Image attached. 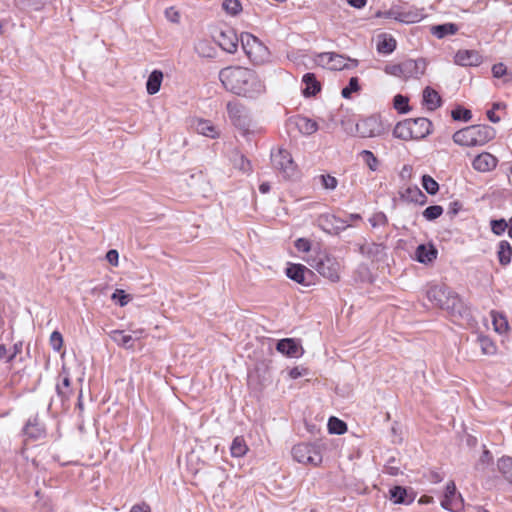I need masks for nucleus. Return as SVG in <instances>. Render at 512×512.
<instances>
[{
  "instance_id": "52",
  "label": "nucleus",
  "mask_w": 512,
  "mask_h": 512,
  "mask_svg": "<svg viewBox=\"0 0 512 512\" xmlns=\"http://www.w3.org/2000/svg\"><path fill=\"white\" fill-rule=\"evenodd\" d=\"M106 260L112 265V266H118L119 264V253L115 249H111L106 254Z\"/></svg>"
},
{
  "instance_id": "63",
  "label": "nucleus",
  "mask_w": 512,
  "mask_h": 512,
  "mask_svg": "<svg viewBox=\"0 0 512 512\" xmlns=\"http://www.w3.org/2000/svg\"><path fill=\"white\" fill-rule=\"evenodd\" d=\"M432 501H433V498L429 497V496H423L419 500L420 503H431Z\"/></svg>"
},
{
  "instance_id": "54",
  "label": "nucleus",
  "mask_w": 512,
  "mask_h": 512,
  "mask_svg": "<svg viewBox=\"0 0 512 512\" xmlns=\"http://www.w3.org/2000/svg\"><path fill=\"white\" fill-rule=\"evenodd\" d=\"M407 193L410 194L411 196V200H414V201H418V198H422V199H425V195L421 192V190L414 186V187H409L407 189Z\"/></svg>"
},
{
  "instance_id": "55",
  "label": "nucleus",
  "mask_w": 512,
  "mask_h": 512,
  "mask_svg": "<svg viewBox=\"0 0 512 512\" xmlns=\"http://www.w3.org/2000/svg\"><path fill=\"white\" fill-rule=\"evenodd\" d=\"M425 73V66H413L411 70H407L408 75H412L411 79H418Z\"/></svg>"
},
{
  "instance_id": "9",
  "label": "nucleus",
  "mask_w": 512,
  "mask_h": 512,
  "mask_svg": "<svg viewBox=\"0 0 512 512\" xmlns=\"http://www.w3.org/2000/svg\"><path fill=\"white\" fill-rule=\"evenodd\" d=\"M272 162L274 167L281 171L285 177L293 176L296 171V165L291 154L284 149H279L275 154H272Z\"/></svg>"
},
{
  "instance_id": "59",
  "label": "nucleus",
  "mask_w": 512,
  "mask_h": 512,
  "mask_svg": "<svg viewBox=\"0 0 512 512\" xmlns=\"http://www.w3.org/2000/svg\"><path fill=\"white\" fill-rule=\"evenodd\" d=\"M131 512H150V507L145 504L133 506Z\"/></svg>"
},
{
  "instance_id": "35",
  "label": "nucleus",
  "mask_w": 512,
  "mask_h": 512,
  "mask_svg": "<svg viewBox=\"0 0 512 512\" xmlns=\"http://www.w3.org/2000/svg\"><path fill=\"white\" fill-rule=\"evenodd\" d=\"M328 430L332 434L341 435L346 432L347 425L342 420L336 417H331L328 421Z\"/></svg>"
},
{
  "instance_id": "11",
  "label": "nucleus",
  "mask_w": 512,
  "mask_h": 512,
  "mask_svg": "<svg viewBox=\"0 0 512 512\" xmlns=\"http://www.w3.org/2000/svg\"><path fill=\"white\" fill-rule=\"evenodd\" d=\"M276 349L287 357H301L304 353L302 346L293 338H284L278 341Z\"/></svg>"
},
{
  "instance_id": "17",
  "label": "nucleus",
  "mask_w": 512,
  "mask_h": 512,
  "mask_svg": "<svg viewBox=\"0 0 512 512\" xmlns=\"http://www.w3.org/2000/svg\"><path fill=\"white\" fill-rule=\"evenodd\" d=\"M227 111L230 119L236 126H244L246 119L245 108L237 101H230L227 103Z\"/></svg>"
},
{
  "instance_id": "22",
  "label": "nucleus",
  "mask_w": 512,
  "mask_h": 512,
  "mask_svg": "<svg viewBox=\"0 0 512 512\" xmlns=\"http://www.w3.org/2000/svg\"><path fill=\"white\" fill-rule=\"evenodd\" d=\"M193 126L197 133L203 136L210 138H216L218 136L216 127L208 120L197 119L193 122Z\"/></svg>"
},
{
  "instance_id": "5",
  "label": "nucleus",
  "mask_w": 512,
  "mask_h": 512,
  "mask_svg": "<svg viewBox=\"0 0 512 512\" xmlns=\"http://www.w3.org/2000/svg\"><path fill=\"white\" fill-rule=\"evenodd\" d=\"M295 461L304 465L319 466L322 463L320 447L311 443H299L293 446L291 451Z\"/></svg>"
},
{
  "instance_id": "33",
  "label": "nucleus",
  "mask_w": 512,
  "mask_h": 512,
  "mask_svg": "<svg viewBox=\"0 0 512 512\" xmlns=\"http://www.w3.org/2000/svg\"><path fill=\"white\" fill-rule=\"evenodd\" d=\"M411 68L413 66H386V73L407 81L412 77V75L407 74V70H411Z\"/></svg>"
},
{
  "instance_id": "50",
  "label": "nucleus",
  "mask_w": 512,
  "mask_h": 512,
  "mask_svg": "<svg viewBox=\"0 0 512 512\" xmlns=\"http://www.w3.org/2000/svg\"><path fill=\"white\" fill-rule=\"evenodd\" d=\"M307 374L308 370L302 366L293 367L288 371V377L293 380L298 379Z\"/></svg>"
},
{
  "instance_id": "14",
  "label": "nucleus",
  "mask_w": 512,
  "mask_h": 512,
  "mask_svg": "<svg viewBox=\"0 0 512 512\" xmlns=\"http://www.w3.org/2000/svg\"><path fill=\"white\" fill-rule=\"evenodd\" d=\"M290 122L295 126L298 132L303 136H310L317 132L319 126L316 121L304 117V116H296L290 120Z\"/></svg>"
},
{
  "instance_id": "40",
  "label": "nucleus",
  "mask_w": 512,
  "mask_h": 512,
  "mask_svg": "<svg viewBox=\"0 0 512 512\" xmlns=\"http://www.w3.org/2000/svg\"><path fill=\"white\" fill-rule=\"evenodd\" d=\"M406 494V490L401 486H395L390 490V498L395 504L407 503L405 500Z\"/></svg>"
},
{
  "instance_id": "23",
  "label": "nucleus",
  "mask_w": 512,
  "mask_h": 512,
  "mask_svg": "<svg viewBox=\"0 0 512 512\" xmlns=\"http://www.w3.org/2000/svg\"><path fill=\"white\" fill-rule=\"evenodd\" d=\"M163 81V73L160 70H154L150 73L147 83L146 90L149 95H154L159 92L161 83Z\"/></svg>"
},
{
  "instance_id": "24",
  "label": "nucleus",
  "mask_w": 512,
  "mask_h": 512,
  "mask_svg": "<svg viewBox=\"0 0 512 512\" xmlns=\"http://www.w3.org/2000/svg\"><path fill=\"white\" fill-rule=\"evenodd\" d=\"M393 136L404 141L413 140L411 127L409 126L408 119L398 122L396 124V126L393 129Z\"/></svg>"
},
{
  "instance_id": "42",
  "label": "nucleus",
  "mask_w": 512,
  "mask_h": 512,
  "mask_svg": "<svg viewBox=\"0 0 512 512\" xmlns=\"http://www.w3.org/2000/svg\"><path fill=\"white\" fill-rule=\"evenodd\" d=\"M360 85L357 77H352L349 81L348 86L342 89L341 95L343 98L349 99L352 93L358 92Z\"/></svg>"
},
{
  "instance_id": "43",
  "label": "nucleus",
  "mask_w": 512,
  "mask_h": 512,
  "mask_svg": "<svg viewBox=\"0 0 512 512\" xmlns=\"http://www.w3.org/2000/svg\"><path fill=\"white\" fill-rule=\"evenodd\" d=\"M442 213H443V208L441 206L433 205V206L427 207L423 211V217L428 221H432V220H435L438 217H440L442 215Z\"/></svg>"
},
{
  "instance_id": "57",
  "label": "nucleus",
  "mask_w": 512,
  "mask_h": 512,
  "mask_svg": "<svg viewBox=\"0 0 512 512\" xmlns=\"http://www.w3.org/2000/svg\"><path fill=\"white\" fill-rule=\"evenodd\" d=\"M347 2L352 7L360 9L366 5L367 0H347Z\"/></svg>"
},
{
  "instance_id": "47",
  "label": "nucleus",
  "mask_w": 512,
  "mask_h": 512,
  "mask_svg": "<svg viewBox=\"0 0 512 512\" xmlns=\"http://www.w3.org/2000/svg\"><path fill=\"white\" fill-rule=\"evenodd\" d=\"M50 345L54 351L59 352L63 346V337L60 332L54 331L50 335Z\"/></svg>"
},
{
  "instance_id": "56",
  "label": "nucleus",
  "mask_w": 512,
  "mask_h": 512,
  "mask_svg": "<svg viewBox=\"0 0 512 512\" xmlns=\"http://www.w3.org/2000/svg\"><path fill=\"white\" fill-rule=\"evenodd\" d=\"M238 162L236 165L240 170L247 172L251 169L250 162L243 155H239Z\"/></svg>"
},
{
  "instance_id": "32",
  "label": "nucleus",
  "mask_w": 512,
  "mask_h": 512,
  "mask_svg": "<svg viewBox=\"0 0 512 512\" xmlns=\"http://www.w3.org/2000/svg\"><path fill=\"white\" fill-rule=\"evenodd\" d=\"M316 179L326 191H334L338 186L337 178L330 174H321Z\"/></svg>"
},
{
  "instance_id": "8",
  "label": "nucleus",
  "mask_w": 512,
  "mask_h": 512,
  "mask_svg": "<svg viewBox=\"0 0 512 512\" xmlns=\"http://www.w3.org/2000/svg\"><path fill=\"white\" fill-rule=\"evenodd\" d=\"M317 225L324 232L329 234H338L346 229L349 224L331 213H324L317 218Z\"/></svg>"
},
{
  "instance_id": "26",
  "label": "nucleus",
  "mask_w": 512,
  "mask_h": 512,
  "mask_svg": "<svg viewBox=\"0 0 512 512\" xmlns=\"http://www.w3.org/2000/svg\"><path fill=\"white\" fill-rule=\"evenodd\" d=\"M303 83L305 84V88L303 89L305 96H313L320 91V83L311 73H307L303 76Z\"/></svg>"
},
{
  "instance_id": "45",
  "label": "nucleus",
  "mask_w": 512,
  "mask_h": 512,
  "mask_svg": "<svg viewBox=\"0 0 512 512\" xmlns=\"http://www.w3.org/2000/svg\"><path fill=\"white\" fill-rule=\"evenodd\" d=\"M111 299L113 301L118 302V304L121 307L126 306L129 301L131 300V296L126 294L124 290L122 289H116L115 292L112 294Z\"/></svg>"
},
{
  "instance_id": "49",
  "label": "nucleus",
  "mask_w": 512,
  "mask_h": 512,
  "mask_svg": "<svg viewBox=\"0 0 512 512\" xmlns=\"http://www.w3.org/2000/svg\"><path fill=\"white\" fill-rule=\"evenodd\" d=\"M491 229L494 234L501 235L505 232L506 229H508V223L503 219L493 220L491 222Z\"/></svg>"
},
{
  "instance_id": "15",
  "label": "nucleus",
  "mask_w": 512,
  "mask_h": 512,
  "mask_svg": "<svg viewBox=\"0 0 512 512\" xmlns=\"http://www.w3.org/2000/svg\"><path fill=\"white\" fill-rule=\"evenodd\" d=\"M492 75L496 86L512 85V66H492Z\"/></svg>"
},
{
  "instance_id": "28",
  "label": "nucleus",
  "mask_w": 512,
  "mask_h": 512,
  "mask_svg": "<svg viewBox=\"0 0 512 512\" xmlns=\"http://www.w3.org/2000/svg\"><path fill=\"white\" fill-rule=\"evenodd\" d=\"M248 450V446L243 437L237 436L234 438L230 447V453L232 457H243L246 455Z\"/></svg>"
},
{
  "instance_id": "34",
  "label": "nucleus",
  "mask_w": 512,
  "mask_h": 512,
  "mask_svg": "<svg viewBox=\"0 0 512 512\" xmlns=\"http://www.w3.org/2000/svg\"><path fill=\"white\" fill-rule=\"evenodd\" d=\"M498 469L504 477L512 484V458L502 457L498 461Z\"/></svg>"
},
{
  "instance_id": "6",
  "label": "nucleus",
  "mask_w": 512,
  "mask_h": 512,
  "mask_svg": "<svg viewBox=\"0 0 512 512\" xmlns=\"http://www.w3.org/2000/svg\"><path fill=\"white\" fill-rule=\"evenodd\" d=\"M242 47L249 60L255 64L268 61L269 51L254 35L243 33L241 35Z\"/></svg>"
},
{
  "instance_id": "53",
  "label": "nucleus",
  "mask_w": 512,
  "mask_h": 512,
  "mask_svg": "<svg viewBox=\"0 0 512 512\" xmlns=\"http://www.w3.org/2000/svg\"><path fill=\"white\" fill-rule=\"evenodd\" d=\"M165 16L169 21H171L173 23H177L180 19V15H179L178 11L176 9H174L173 7L166 9Z\"/></svg>"
},
{
  "instance_id": "46",
  "label": "nucleus",
  "mask_w": 512,
  "mask_h": 512,
  "mask_svg": "<svg viewBox=\"0 0 512 512\" xmlns=\"http://www.w3.org/2000/svg\"><path fill=\"white\" fill-rule=\"evenodd\" d=\"M395 19L404 23H415L422 19V15L412 12L399 13Z\"/></svg>"
},
{
  "instance_id": "1",
  "label": "nucleus",
  "mask_w": 512,
  "mask_h": 512,
  "mask_svg": "<svg viewBox=\"0 0 512 512\" xmlns=\"http://www.w3.org/2000/svg\"><path fill=\"white\" fill-rule=\"evenodd\" d=\"M219 78L227 90L238 95H252L262 88L253 71L245 66H226Z\"/></svg>"
},
{
  "instance_id": "30",
  "label": "nucleus",
  "mask_w": 512,
  "mask_h": 512,
  "mask_svg": "<svg viewBox=\"0 0 512 512\" xmlns=\"http://www.w3.org/2000/svg\"><path fill=\"white\" fill-rule=\"evenodd\" d=\"M498 259L501 265L506 266L511 262L512 247L507 241H501L497 251Z\"/></svg>"
},
{
  "instance_id": "29",
  "label": "nucleus",
  "mask_w": 512,
  "mask_h": 512,
  "mask_svg": "<svg viewBox=\"0 0 512 512\" xmlns=\"http://www.w3.org/2000/svg\"><path fill=\"white\" fill-rule=\"evenodd\" d=\"M490 316L495 332L503 334L508 330V321L503 314L496 311H491Z\"/></svg>"
},
{
  "instance_id": "27",
  "label": "nucleus",
  "mask_w": 512,
  "mask_h": 512,
  "mask_svg": "<svg viewBox=\"0 0 512 512\" xmlns=\"http://www.w3.org/2000/svg\"><path fill=\"white\" fill-rule=\"evenodd\" d=\"M396 47V41L388 34H381L377 38V50L381 53H390Z\"/></svg>"
},
{
  "instance_id": "64",
  "label": "nucleus",
  "mask_w": 512,
  "mask_h": 512,
  "mask_svg": "<svg viewBox=\"0 0 512 512\" xmlns=\"http://www.w3.org/2000/svg\"><path fill=\"white\" fill-rule=\"evenodd\" d=\"M508 235L512 237V218L510 219V223L508 224Z\"/></svg>"
},
{
  "instance_id": "7",
  "label": "nucleus",
  "mask_w": 512,
  "mask_h": 512,
  "mask_svg": "<svg viewBox=\"0 0 512 512\" xmlns=\"http://www.w3.org/2000/svg\"><path fill=\"white\" fill-rule=\"evenodd\" d=\"M356 131L360 137L372 138L384 134L386 129L381 118L379 116L372 115L360 120L356 124Z\"/></svg>"
},
{
  "instance_id": "18",
  "label": "nucleus",
  "mask_w": 512,
  "mask_h": 512,
  "mask_svg": "<svg viewBox=\"0 0 512 512\" xmlns=\"http://www.w3.org/2000/svg\"><path fill=\"white\" fill-rule=\"evenodd\" d=\"M438 251L432 244H421L416 248V260L423 264H429L437 258Z\"/></svg>"
},
{
  "instance_id": "31",
  "label": "nucleus",
  "mask_w": 512,
  "mask_h": 512,
  "mask_svg": "<svg viewBox=\"0 0 512 512\" xmlns=\"http://www.w3.org/2000/svg\"><path fill=\"white\" fill-rule=\"evenodd\" d=\"M431 32L434 36L441 39L446 35H453L457 32V26L453 23H446L442 25L433 26Z\"/></svg>"
},
{
  "instance_id": "13",
  "label": "nucleus",
  "mask_w": 512,
  "mask_h": 512,
  "mask_svg": "<svg viewBox=\"0 0 512 512\" xmlns=\"http://www.w3.org/2000/svg\"><path fill=\"white\" fill-rule=\"evenodd\" d=\"M408 120L413 140L423 139L431 133L432 124L427 118L420 117Z\"/></svg>"
},
{
  "instance_id": "38",
  "label": "nucleus",
  "mask_w": 512,
  "mask_h": 512,
  "mask_svg": "<svg viewBox=\"0 0 512 512\" xmlns=\"http://www.w3.org/2000/svg\"><path fill=\"white\" fill-rule=\"evenodd\" d=\"M344 57L342 55L334 54V53H321L317 56V59H315V62L317 63H330L335 62L336 64H341L344 62Z\"/></svg>"
},
{
  "instance_id": "10",
  "label": "nucleus",
  "mask_w": 512,
  "mask_h": 512,
  "mask_svg": "<svg viewBox=\"0 0 512 512\" xmlns=\"http://www.w3.org/2000/svg\"><path fill=\"white\" fill-rule=\"evenodd\" d=\"M441 506L451 512H459L463 507L461 494L457 493L455 483L452 481L446 485Z\"/></svg>"
},
{
  "instance_id": "2",
  "label": "nucleus",
  "mask_w": 512,
  "mask_h": 512,
  "mask_svg": "<svg viewBox=\"0 0 512 512\" xmlns=\"http://www.w3.org/2000/svg\"><path fill=\"white\" fill-rule=\"evenodd\" d=\"M495 136L496 130L489 125H471L456 131L452 139L459 146L476 147L485 145Z\"/></svg>"
},
{
  "instance_id": "16",
  "label": "nucleus",
  "mask_w": 512,
  "mask_h": 512,
  "mask_svg": "<svg viewBox=\"0 0 512 512\" xmlns=\"http://www.w3.org/2000/svg\"><path fill=\"white\" fill-rule=\"evenodd\" d=\"M216 41L223 50L229 53H233L237 49L238 39L232 30L221 31L216 36Z\"/></svg>"
},
{
  "instance_id": "36",
  "label": "nucleus",
  "mask_w": 512,
  "mask_h": 512,
  "mask_svg": "<svg viewBox=\"0 0 512 512\" xmlns=\"http://www.w3.org/2000/svg\"><path fill=\"white\" fill-rule=\"evenodd\" d=\"M222 8L231 16H235L242 11V5L239 0H224Z\"/></svg>"
},
{
  "instance_id": "61",
  "label": "nucleus",
  "mask_w": 512,
  "mask_h": 512,
  "mask_svg": "<svg viewBox=\"0 0 512 512\" xmlns=\"http://www.w3.org/2000/svg\"><path fill=\"white\" fill-rule=\"evenodd\" d=\"M144 333V330L143 329H137V330H134L133 331V334L135 335L134 337V340L135 339H140L142 337V334Z\"/></svg>"
},
{
  "instance_id": "48",
  "label": "nucleus",
  "mask_w": 512,
  "mask_h": 512,
  "mask_svg": "<svg viewBox=\"0 0 512 512\" xmlns=\"http://www.w3.org/2000/svg\"><path fill=\"white\" fill-rule=\"evenodd\" d=\"M452 118L454 120L469 121L472 118V113L468 109L457 108L452 111Z\"/></svg>"
},
{
  "instance_id": "4",
  "label": "nucleus",
  "mask_w": 512,
  "mask_h": 512,
  "mask_svg": "<svg viewBox=\"0 0 512 512\" xmlns=\"http://www.w3.org/2000/svg\"><path fill=\"white\" fill-rule=\"evenodd\" d=\"M306 261L322 277L330 282L336 283L340 281L341 264L334 256L325 251H319Z\"/></svg>"
},
{
  "instance_id": "3",
  "label": "nucleus",
  "mask_w": 512,
  "mask_h": 512,
  "mask_svg": "<svg viewBox=\"0 0 512 512\" xmlns=\"http://www.w3.org/2000/svg\"><path fill=\"white\" fill-rule=\"evenodd\" d=\"M430 302L436 307L446 310L450 314L460 313L462 301L457 293L445 285H432L426 292Z\"/></svg>"
},
{
  "instance_id": "58",
  "label": "nucleus",
  "mask_w": 512,
  "mask_h": 512,
  "mask_svg": "<svg viewBox=\"0 0 512 512\" xmlns=\"http://www.w3.org/2000/svg\"><path fill=\"white\" fill-rule=\"evenodd\" d=\"M487 117L492 123L500 122V117L496 115L493 108L487 111Z\"/></svg>"
},
{
  "instance_id": "12",
  "label": "nucleus",
  "mask_w": 512,
  "mask_h": 512,
  "mask_svg": "<svg viewBox=\"0 0 512 512\" xmlns=\"http://www.w3.org/2000/svg\"><path fill=\"white\" fill-rule=\"evenodd\" d=\"M498 159L489 152H482L477 155L473 162V168L482 173L490 172L496 168Z\"/></svg>"
},
{
  "instance_id": "20",
  "label": "nucleus",
  "mask_w": 512,
  "mask_h": 512,
  "mask_svg": "<svg viewBox=\"0 0 512 512\" xmlns=\"http://www.w3.org/2000/svg\"><path fill=\"white\" fill-rule=\"evenodd\" d=\"M109 337L118 346L128 350H134V337L130 334H126L125 331L112 330L109 333Z\"/></svg>"
},
{
  "instance_id": "62",
  "label": "nucleus",
  "mask_w": 512,
  "mask_h": 512,
  "mask_svg": "<svg viewBox=\"0 0 512 512\" xmlns=\"http://www.w3.org/2000/svg\"><path fill=\"white\" fill-rule=\"evenodd\" d=\"M259 189H260V191H261L262 193H266V192H268V191H269L270 186H269V184H268V183H263V184H261V185H260Z\"/></svg>"
},
{
  "instance_id": "25",
  "label": "nucleus",
  "mask_w": 512,
  "mask_h": 512,
  "mask_svg": "<svg viewBox=\"0 0 512 512\" xmlns=\"http://www.w3.org/2000/svg\"><path fill=\"white\" fill-rule=\"evenodd\" d=\"M423 102L429 110H435L441 104V98L435 90L426 87L423 91Z\"/></svg>"
},
{
  "instance_id": "21",
  "label": "nucleus",
  "mask_w": 512,
  "mask_h": 512,
  "mask_svg": "<svg viewBox=\"0 0 512 512\" xmlns=\"http://www.w3.org/2000/svg\"><path fill=\"white\" fill-rule=\"evenodd\" d=\"M483 61L476 50H459L455 55V64H478Z\"/></svg>"
},
{
  "instance_id": "19",
  "label": "nucleus",
  "mask_w": 512,
  "mask_h": 512,
  "mask_svg": "<svg viewBox=\"0 0 512 512\" xmlns=\"http://www.w3.org/2000/svg\"><path fill=\"white\" fill-rule=\"evenodd\" d=\"M306 274H312V271L302 264H290L286 268L287 277L302 285H307L305 281Z\"/></svg>"
},
{
  "instance_id": "44",
  "label": "nucleus",
  "mask_w": 512,
  "mask_h": 512,
  "mask_svg": "<svg viewBox=\"0 0 512 512\" xmlns=\"http://www.w3.org/2000/svg\"><path fill=\"white\" fill-rule=\"evenodd\" d=\"M362 160L365 162V164L369 167L370 170L376 171L378 168V160L375 157V155L368 150H363L361 152Z\"/></svg>"
},
{
  "instance_id": "60",
  "label": "nucleus",
  "mask_w": 512,
  "mask_h": 512,
  "mask_svg": "<svg viewBox=\"0 0 512 512\" xmlns=\"http://www.w3.org/2000/svg\"><path fill=\"white\" fill-rule=\"evenodd\" d=\"M492 108L496 111V110H500V109H505L506 108V104L505 103H502V102H497V103H494Z\"/></svg>"
},
{
  "instance_id": "37",
  "label": "nucleus",
  "mask_w": 512,
  "mask_h": 512,
  "mask_svg": "<svg viewBox=\"0 0 512 512\" xmlns=\"http://www.w3.org/2000/svg\"><path fill=\"white\" fill-rule=\"evenodd\" d=\"M478 341L483 354L494 355L496 353V346L490 338L486 336H480L478 338Z\"/></svg>"
},
{
  "instance_id": "51",
  "label": "nucleus",
  "mask_w": 512,
  "mask_h": 512,
  "mask_svg": "<svg viewBox=\"0 0 512 512\" xmlns=\"http://www.w3.org/2000/svg\"><path fill=\"white\" fill-rule=\"evenodd\" d=\"M295 247L299 251L308 252L311 249V243L306 238H299L295 242Z\"/></svg>"
},
{
  "instance_id": "41",
  "label": "nucleus",
  "mask_w": 512,
  "mask_h": 512,
  "mask_svg": "<svg viewBox=\"0 0 512 512\" xmlns=\"http://www.w3.org/2000/svg\"><path fill=\"white\" fill-rule=\"evenodd\" d=\"M408 101L406 96L398 94L394 97L393 106L400 113H408L410 111Z\"/></svg>"
},
{
  "instance_id": "39",
  "label": "nucleus",
  "mask_w": 512,
  "mask_h": 512,
  "mask_svg": "<svg viewBox=\"0 0 512 512\" xmlns=\"http://www.w3.org/2000/svg\"><path fill=\"white\" fill-rule=\"evenodd\" d=\"M422 186L425 189V191L430 195H435L439 190L438 183L430 175H423Z\"/></svg>"
}]
</instances>
